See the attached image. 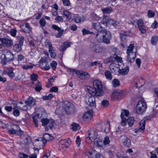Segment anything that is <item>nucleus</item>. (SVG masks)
I'll return each mask as SVG.
<instances>
[{"mask_svg": "<svg viewBox=\"0 0 158 158\" xmlns=\"http://www.w3.org/2000/svg\"><path fill=\"white\" fill-rule=\"evenodd\" d=\"M94 88L88 86L86 88V91L89 94L95 97L101 96L104 94L102 90V85L101 81L98 80L93 81Z\"/></svg>", "mask_w": 158, "mask_h": 158, "instance_id": "nucleus-1", "label": "nucleus"}, {"mask_svg": "<svg viewBox=\"0 0 158 158\" xmlns=\"http://www.w3.org/2000/svg\"><path fill=\"white\" fill-rule=\"evenodd\" d=\"M129 112L128 110L124 109L121 113V118L122 120L121 125L124 126L126 124L127 120L128 124L130 127H131L134 124V119L132 117H130L127 119L129 115Z\"/></svg>", "mask_w": 158, "mask_h": 158, "instance_id": "nucleus-2", "label": "nucleus"}, {"mask_svg": "<svg viewBox=\"0 0 158 158\" xmlns=\"http://www.w3.org/2000/svg\"><path fill=\"white\" fill-rule=\"evenodd\" d=\"M25 102L26 105H24L23 106L19 105V104L23 105V102H18L16 104L17 107L21 110L27 111L30 109L31 107L34 106L35 105L36 100L33 98L30 97L25 101Z\"/></svg>", "mask_w": 158, "mask_h": 158, "instance_id": "nucleus-3", "label": "nucleus"}, {"mask_svg": "<svg viewBox=\"0 0 158 158\" xmlns=\"http://www.w3.org/2000/svg\"><path fill=\"white\" fill-rule=\"evenodd\" d=\"M85 135L86 141L89 143H92L95 139H99L100 137L98 133L93 129H91L87 132Z\"/></svg>", "mask_w": 158, "mask_h": 158, "instance_id": "nucleus-4", "label": "nucleus"}, {"mask_svg": "<svg viewBox=\"0 0 158 158\" xmlns=\"http://www.w3.org/2000/svg\"><path fill=\"white\" fill-rule=\"evenodd\" d=\"M96 128L99 131L108 133L110 130V123L108 121L99 122L96 125Z\"/></svg>", "mask_w": 158, "mask_h": 158, "instance_id": "nucleus-5", "label": "nucleus"}, {"mask_svg": "<svg viewBox=\"0 0 158 158\" xmlns=\"http://www.w3.org/2000/svg\"><path fill=\"white\" fill-rule=\"evenodd\" d=\"M69 71L72 73L73 75L75 73L78 78L82 79H88L90 77L89 73L84 71L70 69Z\"/></svg>", "mask_w": 158, "mask_h": 158, "instance_id": "nucleus-6", "label": "nucleus"}, {"mask_svg": "<svg viewBox=\"0 0 158 158\" xmlns=\"http://www.w3.org/2000/svg\"><path fill=\"white\" fill-rule=\"evenodd\" d=\"M147 105L146 103L142 101H140L136 105V112L138 114H142L145 111Z\"/></svg>", "mask_w": 158, "mask_h": 158, "instance_id": "nucleus-7", "label": "nucleus"}, {"mask_svg": "<svg viewBox=\"0 0 158 158\" xmlns=\"http://www.w3.org/2000/svg\"><path fill=\"white\" fill-rule=\"evenodd\" d=\"M13 44V41L6 38H0V46L2 47H10Z\"/></svg>", "mask_w": 158, "mask_h": 158, "instance_id": "nucleus-8", "label": "nucleus"}, {"mask_svg": "<svg viewBox=\"0 0 158 158\" xmlns=\"http://www.w3.org/2000/svg\"><path fill=\"white\" fill-rule=\"evenodd\" d=\"M96 39L99 42H102L106 44H109L110 43V39L104 37L102 34H101V33H98L96 34Z\"/></svg>", "mask_w": 158, "mask_h": 158, "instance_id": "nucleus-9", "label": "nucleus"}, {"mask_svg": "<svg viewBox=\"0 0 158 158\" xmlns=\"http://www.w3.org/2000/svg\"><path fill=\"white\" fill-rule=\"evenodd\" d=\"M89 48L93 51L99 53L102 51L103 48L99 44L94 43H91L90 44Z\"/></svg>", "mask_w": 158, "mask_h": 158, "instance_id": "nucleus-10", "label": "nucleus"}, {"mask_svg": "<svg viewBox=\"0 0 158 158\" xmlns=\"http://www.w3.org/2000/svg\"><path fill=\"white\" fill-rule=\"evenodd\" d=\"M21 135L20 142L23 144L27 145L31 142V137L26 133Z\"/></svg>", "mask_w": 158, "mask_h": 158, "instance_id": "nucleus-11", "label": "nucleus"}, {"mask_svg": "<svg viewBox=\"0 0 158 158\" xmlns=\"http://www.w3.org/2000/svg\"><path fill=\"white\" fill-rule=\"evenodd\" d=\"M39 66L42 69L45 70H48L50 69L48 61L46 60V59L42 58L40 61Z\"/></svg>", "mask_w": 158, "mask_h": 158, "instance_id": "nucleus-12", "label": "nucleus"}, {"mask_svg": "<svg viewBox=\"0 0 158 158\" xmlns=\"http://www.w3.org/2000/svg\"><path fill=\"white\" fill-rule=\"evenodd\" d=\"M64 103V110L67 113L69 114L73 111L74 106L72 103L66 101Z\"/></svg>", "mask_w": 158, "mask_h": 158, "instance_id": "nucleus-13", "label": "nucleus"}, {"mask_svg": "<svg viewBox=\"0 0 158 158\" xmlns=\"http://www.w3.org/2000/svg\"><path fill=\"white\" fill-rule=\"evenodd\" d=\"M46 115V113L45 112H43L41 114H37L34 115L32 116L33 121L36 127H37L38 126V119H39L40 118H44V116H43V115Z\"/></svg>", "mask_w": 158, "mask_h": 158, "instance_id": "nucleus-14", "label": "nucleus"}, {"mask_svg": "<svg viewBox=\"0 0 158 158\" xmlns=\"http://www.w3.org/2000/svg\"><path fill=\"white\" fill-rule=\"evenodd\" d=\"M85 102L86 104L90 106H96L95 98L94 96H90L86 98Z\"/></svg>", "mask_w": 158, "mask_h": 158, "instance_id": "nucleus-15", "label": "nucleus"}, {"mask_svg": "<svg viewBox=\"0 0 158 158\" xmlns=\"http://www.w3.org/2000/svg\"><path fill=\"white\" fill-rule=\"evenodd\" d=\"M14 68L12 67H9L6 69L5 72L10 78H12L15 77V73L14 72Z\"/></svg>", "mask_w": 158, "mask_h": 158, "instance_id": "nucleus-16", "label": "nucleus"}, {"mask_svg": "<svg viewBox=\"0 0 158 158\" xmlns=\"http://www.w3.org/2000/svg\"><path fill=\"white\" fill-rule=\"evenodd\" d=\"M137 24L139 30L142 33H144L146 32L144 28V23L142 19H140L137 21Z\"/></svg>", "mask_w": 158, "mask_h": 158, "instance_id": "nucleus-17", "label": "nucleus"}, {"mask_svg": "<svg viewBox=\"0 0 158 158\" xmlns=\"http://www.w3.org/2000/svg\"><path fill=\"white\" fill-rule=\"evenodd\" d=\"M21 28L24 32L26 33H30L32 29L29 24L28 23H26L23 24L21 26Z\"/></svg>", "mask_w": 158, "mask_h": 158, "instance_id": "nucleus-18", "label": "nucleus"}, {"mask_svg": "<svg viewBox=\"0 0 158 158\" xmlns=\"http://www.w3.org/2000/svg\"><path fill=\"white\" fill-rule=\"evenodd\" d=\"M52 27L53 29L57 31L58 32V33L56 35V37L57 38L60 37L63 33L64 31V29H62L61 28L54 24L52 25Z\"/></svg>", "mask_w": 158, "mask_h": 158, "instance_id": "nucleus-19", "label": "nucleus"}, {"mask_svg": "<svg viewBox=\"0 0 158 158\" xmlns=\"http://www.w3.org/2000/svg\"><path fill=\"white\" fill-rule=\"evenodd\" d=\"M119 67L120 65L119 63L117 62L112 63L110 65V68L112 72H116L117 71L118 72V70L119 69Z\"/></svg>", "mask_w": 158, "mask_h": 158, "instance_id": "nucleus-20", "label": "nucleus"}, {"mask_svg": "<svg viewBox=\"0 0 158 158\" xmlns=\"http://www.w3.org/2000/svg\"><path fill=\"white\" fill-rule=\"evenodd\" d=\"M136 53L135 52L128 54L127 61L129 63H132L134 61Z\"/></svg>", "mask_w": 158, "mask_h": 158, "instance_id": "nucleus-21", "label": "nucleus"}, {"mask_svg": "<svg viewBox=\"0 0 158 158\" xmlns=\"http://www.w3.org/2000/svg\"><path fill=\"white\" fill-rule=\"evenodd\" d=\"M127 35L124 33H121L120 34V38L121 40V45L123 48L126 47L127 46L126 45V41L125 40Z\"/></svg>", "mask_w": 158, "mask_h": 158, "instance_id": "nucleus-22", "label": "nucleus"}, {"mask_svg": "<svg viewBox=\"0 0 158 158\" xmlns=\"http://www.w3.org/2000/svg\"><path fill=\"white\" fill-rule=\"evenodd\" d=\"M92 114L93 111L91 110L86 112L83 116V119L85 120L90 119L92 117Z\"/></svg>", "mask_w": 158, "mask_h": 158, "instance_id": "nucleus-23", "label": "nucleus"}, {"mask_svg": "<svg viewBox=\"0 0 158 158\" xmlns=\"http://www.w3.org/2000/svg\"><path fill=\"white\" fill-rule=\"evenodd\" d=\"M92 25L94 28L98 31V33H101V31L104 29L102 27L100 23L99 22L92 23Z\"/></svg>", "mask_w": 158, "mask_h": 158, "instance_id": "nucleus-24", "label": "nucleus"}, {"mask_svg": "<svg viewBox=\"0 0 158 158\" xmlns=\"http://www.w3.org/2000/svg\"><path fill=\"white\" fill-rule=\"evenodd\" d=\"M101 34H102V35L104 36V37L108 38L110 39L111 38V35L110 32L109 31H107L105 29H103L101 31Z\"/></svg>", "mask_w": 158, "mask_h": 158, "instance_id": "nucleus-25", "label": "nucleus"}, {"mask_svg": "<svg viewBox=\"0 0 158 158\" xmlns=\"http://www.w3.org/2000/svg\"><path fill=\"white\" fill-rule=\"evenodd\" d=\"M85 19L84 17H81L78 15H77L74 18V20L76 23H79L83 22L85 20Z\"/></svg>", "mask_w": 158, "mask_h": 158, "instance_id": "nucleus-26", "label": "nucleus"}, {"mask_svg": "<svg viewBox=\"0 0 158 158\" xmlns=\"http://www.w3.org/2000/svg\"><path fill=\"white\" fill-rule=\"evenodd\" d=\"M98 152L95 150L89 151L87 153L88 158H95Z\"/></svg>", "mask_w": 158, "mask_h": 158, "instance_id": "nucleus-27", "label": "nucleus"}, {"mask_svg": "<svg viewBox=\"0 0 158 158\" xmlns=\"http://www.w3.org/2000/svg\"><path fill=\"white\" fill-rule=\"evenodd\" d=\"M129 71V68L128 66H126L124 68L120 69L118 70L119 74L122 75H127Z\"/></svg>", "mask_w": 158, "mask_h": 158, "instance_id": "nucleus-28", "label": "nucleus"}, {"mask_svg": "<svg viewBox=\"0 0 158 158\" xmlns=\"http://www.w3.org/2000/svg\"><path fill=\"white\" fill-rule=\"evenodd\" d=\"M139 127L137 129H135V132H137L138 131H141L145 129V120H141V121L139 123Z\"/></svg>", "mask_w": 158, "mask_h": 158, "instance_id": "nucleus-29", "label": "nucleus"}, {"mask_svg": "<svg viewBox=\"0 0 158 158\" xmlns=\"http://www.w3.org/2000/svg\"><path fill=\"white\" fill-rule=\"evenodd\" d=\"M5 58L7 61H10L13 59L14 55L10 51H7L5 54Z\"/></svg>", "mask_w": 158, "mask_h": 158, "instance_id": "nucleus-30", "label": "nucleus"}, {"mask_svg": "<svg viewBox=\"0 0 158 158\" xmlns=\"http://www.w3.org/2000/svg\"><path fill=\"white\" fill-rule=\"evenodd\" d=\"M100 64V62L99 61H95L94 62H92V63L90 62H87L85 64V65H86L88 66L87 67H86L85 68V69H89L91 67L95 65H97L98 64Z\"/></svg>", "mask_w": 158, "mask_h": 158, "instance_id": "nucleus-31", "label": "nucleus"}, {"mask_svg": "<svg viewBox=\"0 0 158 158\" xmlns=\"http://www.w3.org/2000/svg\"><path fill=\"white\" fill-rule=\"evenodd\" d=\"M123 144L128 147H130L131 143L130 139L126 136H124L123 139Z\"/></svg>", "mask_w": 158, "mask_h": 158, "instance_id": "nucleus-32", "label": "nucleus"}, {"mask_svg": "<svg viewBox=\"0 0 158 158\" xmlns=\"http://www.w3.org/2000/svg\"><path fill=\"white\" fill-rule=\"evenodd\" d=\"M110 19V18L108 16L104 15L103 16L100 22L106 26Z\"/></svg>", "mask_w": 158, "mask_h": 158, "instance_id": "nucleus-33", "label": "nucleus"}, {"mask_svg": "<svg viewBox=\"0 0 158 158\" xmlns=\"http://www.w3.org/2000/svg\"><path fill=\"white\" fill-rule=\"evenodd\" d=\"M122 95V91L121 90H118L116 91L115 92H114L113 96L115 98V99H118L120 98Z\"/></svg>", "mask_w": 158, "mask_h": 158, "instance_id": "nucleus-34", "label": "nucleus"}, {"mask_svg": "<svg viewBox=\"0 0 158 158\" xmlns=\"http://www.w3.org/2000/svg\"><path fill=\"white\" fill-rule=\"evenodd\" d=\"M12 129L13 130H15V131L17 133H19V134L21 135L22 134H23V131H22L20 129V127L17 125H14L13 126Z\"/></svg>", "mask_w": 158, "mask_h": 158, "instance_id": "nucleus-35", "label": "nucleus"}, {"mask_svg": "<svg viewBox=\"0 0 158 158\" xmlns=\"http://www.w3.org/2000/svg\"><path fill=\"white\" fill-rule=\"evenodd\" d=\"M43 142L44 144L46 143L47 141L51 140L50 135L48 134H45L43 135Z\"/></svg>", "mask_w": 158, "mask_h": 158, "instance_id": "nucleus-36", "label": "nucleus"}, {"mask_svg": "<svg viewBox=\"0 0 158 158\" xmlns=\"http://www.w3.org/2000/svg\"><path fill=\"white\" fill-rule=\"evenodd\" d=\"M114 61H115V59L114 57V55L112 56L109 57L104 60V62L106 64Z\"/></svg>", "mask_w": 158, "mask_h": 158, "instance_id": "nucleus-37", "label": "nucleus"}, {"mask_svg": "<svg viewBox=\"0 0 158 158\" xmlns=\"http://www.w3.org/2000/svg\"><path fill=\"white\" fill-rule=\"evenodd\" d=\"M72 129L74 131L79 130L80 127L79 124L78 123H73L71 125Z\"/></svg>", "mask_w": 158, "mask_h": 158, "instance_id": "nucleus-38", "label": "nucleus"}, {"mask_svg": "<svg viewBox=\"0 0 158 158\" xmlns=\"http://www.w3.org/2000/svg\"><path fill=\"white\" fill-rule=\"evenodd\" d=\"M21 46L18 44H15L13 46V49L15 52H19L22 49Z\"/></svg>", "mask_w": 158, "mask_h": 158, "instance_id": "nucleus-39", "label": "nucleus"}, {"mask_svg": "<svg viewBox=\"0 0 158 158\" xmlns=\"http://www.w3.org/2000/svg\"><path fill=\"white\" fill-rule=\"evenodd\" d=\"M35 89L37 92H40L42 89L41 83L39 81L35 84Z\"/></svg>", "mask_w": 158, "mask_h": 158, "instance_id": "nucleus-40", "label": "nucleus"}, {"mask_svg": "<svg viewBox=\"0 0 158 158\" xmlns=\"http://www.w3.org/2000/svg\"><path fill=\"white\" fill-rule=\"evenodd\" d=\"M102 10L104 14H108L111 13L112 9L110 7H107L102 9Z\"/></svg>", "mask_w": 158, "mask_h": 158, "instance_id": "nucleus-41", "label": "nucleus"}, {"mask_svg": "<svg viewBox=\"0 0 158 158\" xmlns=\"http://www.w3.org/2000/svg\"><path fill=\"white\" fill-rule=\"evenodd\" d=\"M90 16L91 18L94 20L98 21L101 18L94 13H92L90 14Z\"/></svg>", "mask_w": 158, "mask_h": 158, "instance_id": "nucleus-42", "label": "nucleus"}, {"mask_svg": "<svg viewBox=\"0 0 158 158\" xmlns=\"http://www.w3.org/2000/svg\"><path fill=\"white\" fill-rule=\"evenodd\" d=\"M120 85V82L119 81L116 79H114L112 81V85L114 87H116Z\"/></svg>", "mask_w": 158, "mask_h": 158, "instance_id": "nucleus-43", "label": "nucleus"}, {"mask_svg": "<svg viewBox=\"0 0 158 158\" xmlns=\"http://www.w3.org/2000/svg\"><path fill=\"white\" fill-rule=\"evenodd\" d=\"M96 145L98 147H102L104 145L103 141L101 139H99L95 142Z\"/></svg>", "mask_w": 158, "mask_h": 158, "instance_id": "nucleus-44", "label": "nucleus"}, {"mask_svg": "<svg viewBox=\"0 0 158 158\" xmlns=\"http://www.w3.org/2000/svg\"><path fill=\"white\" fill-rule=\"evenodd\" d=\"M63 13V15L68 19H70L71 18V15L70 13L68 10H64Z\"/></svg>", "mask_w": 158, "mask_h": 158, "instance_id": "nucleus-45", "label": "nucleus"}, {"mask_svg": "<svg viewBox=\"0 0 158 158\" xmlns=\"http://www.w3.org/2000/svg\"><path fill=\"white\" fill-rule=\"evenodd\" d=\"M105 74L106 78L109 80H111L112 77L110 72L108 70L106 71L105 73Z\"/></svg>", "mask_w": 158, "mask_h": 158, "instance_id": "nucleus-46", "label": "nucleus"}, {"mask_svg": "<svg viewBox=\"0 0 158 158\" xmlns=\"http://www.w3.org/2000/svg\"><path fill=\"white\" fill-rule=\"evenodd\" d=\"M134 48V45L133 44H131L129 47H128V48L127 50V53L129 54L131 53H133L132 51Z\"/></svg>", "mask_w": 158, "mask_h": 158, "instance_id": "nucleus-47", "label": "nucleus"}, {"mask_svg": "<svg viewBox=\"0 0 158 158\" xmlns=\"http://www.w3.org/2000/svg\"><path fill=\"white\" fill-rule=\"evenodd\" d=\"M39 23L41 27H44L46 23V22L45 20L43 18H42L40 19Z\"/></svg>", "mask_w": 158, "mask_h": 158, "instance_id": "nucleus-48", "label": "nucleus"}, {"mask_svg": "<svg viewBox=\"0 0 158 158\" xmlns=\"http://www.w3.org/2000/svg\"><path fill=\"white\" fill-rule=\"evenodd\" d=\"M13 114L14 116L18 117L20 115V111L19 110L14 107L13 108Z\"/></svg>", "mask_w": 158, "mask_h": 158, "instance_id": "nucleus-49", "label": "nucleus"}, {"mask_svg": "<svg viewBox=\"0 0 158 158\" xmlns=\"http://www.w3.org/2000/svg\"><path fill=\"white\" fill-rule=\"evenodd\" d=\"M158 40V37L154 35L153 36L151 39V42L152 44L155 45L156 44Z\"/></svg>", "mask_w": 158, "mask_h": 158, "instance_id": "nucleus-50", "label": "nucleus"}, {"mask_svg": "<svg viewBox=\"0 0 158 158\" xmlns=\"http://www.w3.org/2000/svg\"><path fill=\"white\" fill-rule=\"evenodd\" d=\"M41 121L42 123V125L45 126L48 123L49 121V119L43 118L41 119Z\"/></svg>", "mask_w": 158, "mask_h": 158, "instance_id": "nucleus-51", "label": "nucleus"}, {"mask_svg": "<svg viewBox=\"0 0 158 158\" xmlns=\"http://www.w3.org/2000/svg\"><path fill=\"white\" fill-rule=\"evenodd\" d=\"M49 52L50 54V56L51 57L54 58L56 56V54L55 52V50L53 49V48L49 49Z\"/></svg>", "mask_w": 158, "mask_h": 158, "instance_id": "nucleus-52", "label": "nucleus"}, {"mask_svg": "<svg viewBox=\"0 0 158 158\" xmlns=\"http://www.w3.org/2000/svg\"><path fill=\"white\" fill-rule=\"evenodd\" d=\"M50 64L53 70H55L57 65V62L55 61H53L50 63Z\"/></svg>", "mask_w": 158, "mask_h": 158, "instance_id": "nucleus-53", "label": "nucleus"}, {"mask_svg": "<svg viewBox=\"0 0 158 158\" xmlns=\"http://www.w3.org/2000/svg\"><path fill=\"white\" fill-rule=\"evenodd\" d=\"M53 97L52 94H49L47 96H44L42 98L44 100H47L51 99Z\"/></svg>", "mask_w": 158, "mask_h": 158, "instance_id": "nucleus-54", "label": "nucleus"}, {"mask_svg": "<svg viewBox=\"0 0 158 158\" xmlns=\"http://www.w3.org/2000/svg\"><path fill=\"white\" fill-rule=\"evenodd\" d=\"M38 78V75L35 73H33L31 76V79L33 81H36Z\"/></svg>", "mask_w": 158, "mask_h": 158, "instance_id": "nucleus-55", "label": "nucleus"}, {"mask_svg": "<svg viewBox=\"0 0 158 158\" xmlns=\"http://www.w3.org/2000/svg\"><path fill=\"white\" fill-rule=\"evenodd\" d=\"M104 145H106L109 144L110 142L108 136H107L104 138V140L103 141Z\"/></svg>", "mask_w": 158, "mask_h": 158, "instance_id": "nucleus-56", "label": "nucleus"}, {"mask_svg": "<svg viewBox=\"0 0 158 158\" xmlns=\"http://www.w3.org/2000/svg\"><path fill=\"white\" fill-rule=\"evenodd\" d=\"M48 124L49 128L51 129H52L55 124L54 121L52 119H49V121Z\"/></svg>", "mask_w": 158, "mask_h": 158, "instance_id": "nucleus-57", "label": "nucleus"}, {"mask_svg": "<svg viewBox=\"0 0 158 158\" xmlns=\"http://www.w3.org/2000/svg\"><path fill=\"white\" fill-rule=\"evenodd\" d=\"M155 13L151 10H149L148 11V16L149 18H152L155 15Z\"/></svg>", "mask_w": 158, "mask_h": 158, "instance_id": "nucleus-58", "label": "nucleus"}, {"mask_svg": "<svg viewBox=\"0 0 158 158\" xmlns=\"http://www.w3.org/2000/svg\"><path fill=\"white\" fill-rule=\"evenodd\" d=\"M102 105L104 107H107L109 104V102L106 100H104L102 102Z\"/></svg>", "mask_w": 158, "mask_h": 158, "instance_id": "nucleus-59", "label": "nucleus"}, {"mask_svg": "<svg viewBox=\"0 0 158 158\" xmlns=\"http://www.w3.org/2000/svg\"><path fill=\"white\" fill-rule=\"evenodd\" d=\"M45 44L46 46L49 48V49L53 48L51 43L48 40H46Z\"/></svg>", "mask_w": 158, "mask_h": 158, "instance_id": "nucleus-60", "label": "nucleus"}, {"mask_svg": "<svg viewBox=\"0 0 158 158\" xmlns=\"http://www.w3.org/2000/svg\"><path fill=\"white\" fill-rule=\"evenodd\" d=\"M19 156L20 158H28V156L23 153H19Z\"/></svg>", "mask_w": 158, "mask_h": 158, "instance_id": "nucleus-61", "label": "nucleus"}, {"mask_svg": "<svg viewBox=\"0 0 158 158\" xmlns=\"http://www.w3.org/2000/svg\"><path fill=\"white\" fill-rule=\"evenodd\" d=\"M17 32L16 30L14 28L11 29L10 31V34L12 36L15 37L16 35V33Z\"/></svg>", "mask_w": 158, "mask_h": 158, "instance_id": "nucleus-62", "label": "nucleus"}, {"mask_svg": "<svg viewBox=\"0 0 158 158\" xmlns=\"http://www.w3.org/2000/svg\"><path fill=\"white\" fill-rule=\"evenodd\" d=\"M113 20H114L113 19H110L106 26H108L110 28H112Z\"/></svg>", "mask_w": 158, "mask_h": 158, "instance_id": "nucleus-63", "label": "nucleus"}, {"mask_svg": "<svg viewBox=\"0 0 158 158\" xmlns=\"http://www.w3.org/2000/svg\"><path fill=\"white\" fill-rule=\"evenodd\" d=\"M113 20H114L113 19H110L106 26H108L110 28H112Z\"/></svg>", "mask_w": 158, "mask_h": 158, "instance_id": "nucleus-64", "label": "nucleus"}]
</instances>
